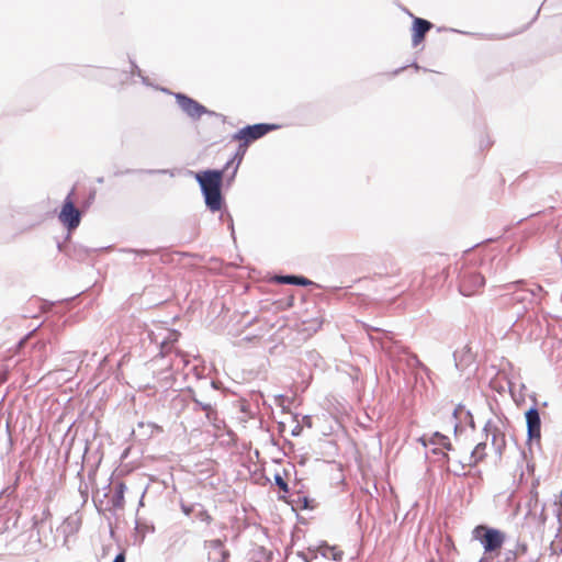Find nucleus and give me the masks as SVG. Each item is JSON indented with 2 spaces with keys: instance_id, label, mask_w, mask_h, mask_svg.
I'll use <instances>...</instances> for the list:
<instances>
[{
  "instance_id": "f257e3e1",
  "label": "nucleus",
  "mask_w": 562,
  "mask_h": 562,
  "mask_svg": "<svg viewBox=\"0 0 562 562\" xmlns=\"http://www.w3.org/2000/svg\"><path fill=\"white\" fill-rule=\"evenodd\" d=\"M213 318L207 325L213 331L232 337H238L245 334L244 339L251 341L252 339L263 337L268 329L265 318Z\"/></svg>"
},
{
  "instance_id": "f03ea898",
  "label": "nucleus",
  "mask_w": 562,
  "mask_h": 562,
  "mask_svg": "<svg viewBox=\"0 0 562 562\" xmlns=\"http://www.w3.org/2000/svg\"><path fill=\"white\" fill-rule=\"evenodd\" d=\"M278 128H279V125H277V124L260 123V124H255V125H248V126L239 130L233 136V139L237 140L239 143L238 149H237L234 158L226 164L225 168L228 169L236 160L237 162H236V166H235V169L233 172L235 175L238 169V166L240 165V162L247 151L248 146L252 142H255V140L261 138L262 136H265L266 134H268L269 132H272Z\"/></svg>"
},
{
  "instance_id": "7ed1b4c3",
  "label": "nucleus",
  "mask_w": 562,
  "mask_h": 562,
  "mask_svg": "<svg viewBox=\"0 0 562 562\" xmlns=\"http://www.w3.org/2000/svg\"><path fill=\"white\" fill-rule=\"evenodd\" d=\"M227 170H206L196 173L195 179L201 186V190L205 198V204L212 212H217L222 209L223 199L221 194V186L223 181L224 171Z\"/></svg>"
},
{
  "instance_id": "20e7f679",
  "label": "nucleus",
  "mask_w": 562,
  "mask_h": 562,
  "mask_svg": "<svg viewBox=\"0 0 562 562\" xmlns=\"http://www.w3.org/2000/svg\"><path fill=\"white\" fill-rule=\"evenodd\" d=\"M368 334L371 340L379 341L390 358L402 360V357L406 356L408 364L419 363L417 356L409 353L400 341L393 338L392 331L368 326Z\"/></svg>"
},
{
  "instance_id": "39448f33",
  "label": "nucleus",
  "mask_w": 562,
  "mask_h": 562,
  "mask_svg": "<svg viewBox=\"0 0 562 562\" xmlns=\"http://www.w3.org/2000/svg\"><path fill=\"white\" fill-rule=\"evenodd\" d=\"M472 536L474 540L480 541L487 553L498 551L506 540V535L502 530L486 525L476 526L472 531Z\"/></svg>"
},
{
  "instance_id": "423d86ee",
  "label": "nucleus",
  "mask_w": 562,
  "mask_h": 562,
  "mask_svg": "<svg viewBox=\"0 0 562 562\" xmlns=\"http://www.w3.org/2000/svg\"><path fill=\"white\" fill-rule=\"evenodd\" d=\"M59 222L67 227L69 232L76 229L81 221V213L75 206V190H71L66 196L58 215Z\"/></svg>"
},
{
  "instance_id": "0eeeda50",
  "label": "nucleus",
  "mask_w": 562,
  "mask_h": 562,
  "mask_svg": "<svg viewBox=\"0 0 562 562\" xmlns=\"http://www.w3.org/2000/svg\"><path fill=\"white\" fill-rule=\"evenodd\" d=\"M525 419L527 425V442H538L541 438V418L537 407V400L533 396V405L525 412Z\"/></svg>"
},
{
  "instance_id": "6e6552de",
  "label": "nucleus",
  "mask_w": 562,
  "mask_h": 562,
  "mask_svg": "<svg viewBox=\"0 0 562 562\" xmlns=\"http://www.w3.org/2000/svg\"><path fill=\"white\" fill-rule=\"evenodd\" d=\"M485 284V279L477 272H464L460 280V292L465 296L479 293Z\"/></svg>"
},
{
  "instance_id": "1a4fd4ad",
  "label": "nucleus",
  "mask_w": 562,
  "mask_h": 562,
  "mask_svg": "<svg viewBox=\"0 0 562 562\" xmlns=\"http://www.w3.org/2000/svg\"><path fill=\"white\" fill-rule=\"evenodd\" d=\"M203 547L205 550H207L209 562H228L231 552L225 548L223 540H205Z\"/></svg>"
},
{
  "instance_id": "9d476101",
  "label": "nucleus",
  "mask_w": 562,
  "mask_h": 562,
  "mask_svg": "<svg viewBox=\"0 0 562 562\" xmlns=\"http://www.w3.org/2000/svg\"><path fill=\"white\" fill-rule=\"evenodd\" d=\"M454 366L458 371L463 372L475 361V353L469 345H465L461 350L453 352Z\"/></svg>"
},
{
  "instance_id": "9b49d317",
  "label": "nucleus",
  "mask_w": 562,
  "mask_h": 562,
  "mask_svg": "<svg viewBox=\"0 0 562 562\" xmlns=\"http://www.w3.org/2000/svg\"><path fill=\"white\" fill-rule=\"evenodd\" d=\"M432 27V24L424 20L422 18H414L413 20V27H412V43L413 46H418L423 43L425 40V35L430 29Z\"/></svg>"
},
{
  "instance_id": "f8f14e48",
  "label": "nucleus",
  "mask_w": 562,
  "mask_h": 562,
  "mask_svg": "<svg viewBox=\"0 0 562 562\" xmlns=\"http://www.w3.org/2000/svg\"><path fill=\"white\" fill-rule=\"evenodd\" d=\"M483 430L488 435V432L492 431V446L495 449V452L498 456H502L503 450L506 446L505 435L499 430V428L495 425H493L492 420H488Z\"/></svg>"
},
{
  "instance_id": "ddd939ff",
  "label": "nucleus",
  "mask_w": 562,
  "mask_h": 562,
  "mask_svg": "<svg viewBox=\"0 0 562 562\" xmlns=\"http://www.w3.org/2000/svg\"><path fill=\"white\" fill-rule=\"evenodd\" d=\"M419 442L424 447H427L428 445H431V446L442 447L447 451H452L453 450V446L451 445L449 437H447L446 435H443V434H441L439 431H435L429 437L426 436V435L422 436L419 438Z\"/></svg>"
},
{
  "instance_id": "4468645a",
  "label": "nucleus",
  "mask_w": 562,
  "mask_h": 562,
  "mask_svg": "<svg viewBox=\"0 0 562 562\" xmlns=\"http://www.w3.org/2000/svg\"><path fill=\"white\" fill-rule=\"evenodd\" d=\"M178 102L181 109L192 117H200L205 113V108L186 95H178Z\"/></svg>"
},
{
  "instance_id": "2eb2a0df",
  "label": "nucleus",
  "mask_w": 562,
  "mask_h": 562,
  "mask_svg": "<svg viewBox=\"0 0 562 562\" xmlns=\"http://www.w3.org/2000/svg\"><path fill=\"white\" fill-rule=\"evenodd\" d=\"M296 495V498H288L285 503L290 504L293 509L300 508L302 510H313L316 508L317 503L314 498L303 495L301 491L292 493V496Z\"/></svg>"
},
{
  "instance_id": "dca6fc26",
  "label": "nucleus",
  "mask_w": 562,
  "mask_h": 562,
  "mask_svg": "<svg viewBox=\"0 0 562 562\" xmlns=\"http://www.w3.org/2000/svg\"><path fill=\"white\" fill-rule=\"evenodd\" d=\"M125 492H126V485L123 481H117L115 484H114V490H113V493L109 499V504L111 505V507L116 510V509H122L124 507V503H125V498H124V495H125Z\"/></svg>"
},
{
  "instance_id": "f3484780",
  "label": "nucleus",
  "mask_w": 562,
  "mask_h": 562,
  "mask_svg": "<svg viewBox=\"0 0 562 562\" xmlns=\"http://www.w3.org/2000/svg\"><path fill=\"white\" fill-rule=\"evenodd\" d=\"M512 294H513L512 300L515 303H521V304L537 303V293L535 292V290L519 286Z\"/></svg>"
},
{
  "instance_id": "a211bd4d",
  "label": "nucleus",
  "mask_w": 562,
  "mask_h": 562,
  "mask_svg": "<svg viewBox=\"0 0 562 562\" xmlns=\"http://www.w3.org/2000/svg\"><path fill=\"white\" fill-rule=\"evenodd\" d=\"M202 411L205 412V418L217 430L222 429L224 420L218 417V413L211 403H203Z\"/></svg>"
},
{
  "instance_id": "6ab92c4d",
  "label": "nucleus",
  "mask_w": 562,
  "mask_h": 562,
  "mask_svg": "<svg viewBox=\"0 0 562 562\" xmlns=\"http://www.w3.org/2000/svg\"><path fill=\"white\" fill-rule=\"evenodd\" d=\"M202 411L205 412V418L217 430L222 429L224 420L218 417V413L211 403H203Z\"/></svg>"
},
{
  "instance_id": "aec40b11",
  "label": "nucleus",
  "mask_w": 562,
  "mask_h": 562,
  "mask_svg": "<svg viewBox=\"0 0 562 562\" xmlns=\"http://www.w3.org/2000/svg\"><path fill=\"white\" fill-rule=\"evenodd\" d=\"M180 331L177 329H167V335L160 341V356H165L171 348V346L178 341Z\"/></svg>"
},
{
  "instance_id": "412c9836",
  "label": "nucleus",
  "mask_w": 562,
  "mask_h": 562,
  "mask_svg": "<svg viewBox=\"0 0 562 562\" xmlns=\"http://www.w3.org/2000/svg\"><path fill=\"white\" fill-rule=\"evenodd\" d=\"M321 554L326 559H330L333 561H340L342 559L344 552L339 550L337 547H330L326 542L321 546Z\"/></svg>"
},
{
  "instance_id": "4be33fe9",
  "label": "nucleus",
  "mask_w": 562,
  "mask_h": 562,
  "mask_svg": "<svg viewBox=\"0 0 562 562\" xmlns=\"http://www.w3.org/2000/svg\"><path fill=\"white\" fill-rule=\"evenodd\" d=\"M273 481H274V484L282 492V494H279L278 499L286 502L289 498L288 495L290 493V486H289L288 482L283 479V476L279 472L274 473Z\"/></svg>"
},
{
  "instance_id": "5701e85b",
  "label": "nucleus",
  "mask_w": 562,
  "mask_h": 562,
  "mask_svg": "<svg viewBox=\"0 0 562 562\" xmlns=\"http://www.w3.org/2000/svg\"><path fill=\"white\" fill-rule=\"evenodd\" d=\"M274 280L278 283H284V284H299V285H308L312 282L303 277H296V276H277L274 277Z\"/></svg>"
},
{
  "instance_id": "b1692460",
  "label": "nucleus",
  "mask_w": 562,
  "mask_h": 562,
  "mask_svg": "<svg viewBox=\"0 0 562 562\" xmlns=\"http://www.w3.org/2000/svg\"><path fill=\"white\" fill-rule=\"evenodd\" d=\"M486 442H479L470 454L469 465L473 467L485 457Z\"/></svg>"
},
{
  "instance_id": "393cba45",
  "label": "nucleus",
  "mask_w": 562,
  "mask_h": 562,
  "mask_svg": "<svg viewBox=\"0 0 562 562\" xmlns=\"http://www.w3.org/2000/svg\"><path fill=\"white\" fill-rule=\"evenodd\" d=\"M77 477L79 479L78 492L82 498V505H85L89 498V486L83 480V465L82 464H81L79 471L77 472Z\"/></svg>"
},
{
  "instance_id": "a878e982",
  "label": "nucleus",
  "mask_w": 562,
  "mask_h": 562,
  "mask_svg": "<svg viewBox=\"0 0 562 562\" xmlns=\"http://www.w3.org/2000/svg\"><path fill=\"white\" fill-rule=\"evenodd\" d=\"M546 550L550 551L551 555H561L562 554V537H560V535H557L555 538L546 548Z\"/></svg>"
},
{
  "instance_id": "bb28decb",
  "label": "nucleus",
  "mask_w": 562,
  "mask_h": 562,
  "mask_svg": "<svg viewBox=\"0 0 562 562\" xmlns=\"http://www.w3.org/2000/svg\"><path fill=\"white\" fill-rule=\"evenodd\" d=\"M195 518L200 521L205 522L206 525H211L213 521V517L209 514V512L204 508V506L200 503L195 510Z\"/></svg>"
},
{
  "instance_id": "cd10ccee",
  "label": "nucleus",
  "mask_w": 562,
  "mask_h": 562,
  "mask_svg": "<svg viewBox=\"0 0 562 562\" xmlns=\"http://www.w3.org/2000/svg\"><path fill=\"white\" fill-rule=\"evenodd\" d=\"M559 557L560 555H551V552L544 549L537 559H531L530 562H558Z\"/></svg>"
},
{
  "instance_id": "c85d7f7f",
  "label": "nucleus",
  "mask_w": 562,
  "mask_h": 562,
  "mask_svg": "<svg viewBox=\"0 0 562 562\" xmlns=\"http://www.w3.org/2000/svg\"><path fill=\"white\" fill-rule=\"evenodd\" d=\"M198 506H200V503L187 504L184 502H180L181 512L186 516H190L191 514L195 515V510H196Z\"/></svg>"
},
{
  "instance_id": "c756f323",
  "label": "nucleus",
  "mask_w": 562,
  "mask_h": 562,
  "mask_svg": "<svg viewBox=\"0 0 562 562\" xmlns=\"http://www.w3.org/2000/svg\"><path fill=\"white\" fill-rule=\"evenodd\" d=\"M517 557L525 555L528 551V544L525 541L517 540L515 549H512Z\"/></svg>"
},
{
  "instance_id": "7c9ffc66",
  "label": "nucleus",
  "mask_w": 562,
  "mask_h": 562,
  "mask_svg": "<svg viewBox=\"0 0 562 562\" xmlns=\"http://www.w3.org/2000/svg\"><path fill=\"white\" fill-rule=\"evenodd\" d=\"M430 451L431 453L441 457L446 462H449L450 457L447 452L442 451V447L434 446Z\"/></svg>"
},
{
  "instance_id": "2f4dec72",
  "label": "nucleus",
  "mask_w": 562,
  "mask_h": 562,
  "mask_svg": "<svg viewBox=\"0 0 562 562\" xmlns=\"http://www.w3.org/2000/svg\"><path fill=\"white\" fill-rule=\"evenodd\" d=\"M49 516H50V512H49L48 507H46V508L43 510V517H42L41 519H38V518H37V516H34V517L32 518V520H33V528H37V527H38V525H40V524H42V522H43V520H44L45 518L49 517Z\"/></svg>"
},
{
  "instance_id": "473e14b6",
  "label": "nucleus",
  "mask_w": 562,
  "mask_h": 562,
  "mask_svg": "<svg viewBox=\"0 0 562 562\" xmlns=\"http://www.w3.org/2000/svg\"><path fill=\"white\" fill-rule=\"evenodd\" d=\"M19 480H20V474H16V479H15L14 484L12 486H7L5 488H3L0 492V495L3 494V493H7L8 496H11L15 492V488H16Z\"/></svg>"
},
{
  "instance_id": "72a5a7b5",
  "label": "nucleus",
  "mask_w": 562,
  "mask_h": 562,
  "mask_svg": "<svg viewBox=\"0 0 562 562\" xmlns=\"http://www.w3.org/2000/svg\"><path fill=\"white\" fill-rule=\"evenodd\" d=\"M504 562H518V557L509 549L505 552Z\"/></svg>"
},
{
  "instance_id": "f704fd0d",
  "label": "nucleus",
  "mask_w": 562,
  "mask_h": 562,
  "mask_svg": "<svg viewBox=\"0 0 562 562\" xmlns=\"http://www.w3.org/2000/svg\"><path fill=\"white\" fill-rule=\"evenodd\" d=\"M458 464H459L458 470H453L452 471L453 475H456V476H467L469 473L463 471L464 468H465V464L462 463V462H458Z\"/></svg>"
},
{
  "instance_id": "c9c22d12",
  "label": "nucleus",
  "mask_w": 562,
  "mask_h": 562,
  "mask_svg": "<svg viewBox=\"0 0 562 562\" xmlns=\"http://www.w3.org/2000/svg\"><path fill=\"white\" fill-rule=\"evenodd\" d=\"M561 497H562V491H561V493L559 495V498L555 499V502H554V505L558 507L557 508V517H558L559 520H560V518L562 516V499H561Z\"/></svg>"
},
{
  "instance_id": "e433bc0d",
  "label": "nucleus",
  "mask_w": 562,
  "mask_h": 562,
  "mask_svg": "<svg viewBox=\"0 0 562 562\" xmlns=\"http://www.w3.org/2000/svg\"><path fill=\"white\" fill-rule=\"evenodd\" d=\"M463 411H464V406H463V405H461V404H459V405L453 409V413H452V417H453V419H454V420H459V414H460L461 412H463Z\"/></svg>"
},
{
  "instance_id": "4c0bfd02",
  "label": "nucleus",
  "mask_w": 562,
  "mask_h": 562,
  "mask_svg": "<svg viewBox=\"0 0 562 562\" xmlns=\"http://www.w3.org/2000/svg\"><path fill=\"white\" fill-rule=\"evenodd\" d=\"M186 392L189 394V398L192 401L193 404L195 403V401H199V398L196 397V393L192 387H188Z\"/></svg>"
},
{
  "instance_id": "58836bf2",
  "label": "nucleus",
  "mask_w": 562,
  "mask_h": 562,
  "mask_svg": "<svg viewBox=\"0 0 562 562\" xmlns=\"http://www.w3.org/2000/svg\"><path fill=\"white\" fill-rule=\"evenodd\" d=\"M465 417L468 418V422H469V426L472 428V429H475V424H474V418H473V415L470 411H467L465 412Z\"/></svg>"
},
{
  "instance_id": "ea45409f",
  "label": "nucleus",
  "mask_w": 562,
  "mask_h": 562,
  "mask_svg": "<svg viewBox=\"0 0 562 562\" xmlns=\"http://www.w3.org/2000/svg\"><path fill=\"white\" fill-rule=\"evenodd\" d=\"M126 561V557H125V552L124 551H121L119 552L115 558L113 559L112 562H125Z\"/></svg>"
},
{
  "instance_id": "a19ab883",
  "label": "nucleus",
  "mask_w": 562,
  "mask_h": 562,
  "mask_svg": "<svg viewBox=\"0 0 562 562\" xmlns=\"http://www.w3.org/2000/svg\"><path fill=\"white\" fill-rule=\"evenodd\" d=\"M203 403L202 401H195V403L193 404V407H192V411L194 413L199 412V411H202V406H203Z\"/></svg>"
},
{
  "instance_id": "79ce46f5",
  "label": "nucleus",
  "mask_w": 562,
  "mask_h": 562,
  "mask_svg": "<svg viewBox=\"0 0 562 562\" xmlns=\"http://www.w3.org/2000/svg\"><path fill=\"white\" fill-rule=\"evenodd\" d=\"M302 431H303L302 426L297 424V425L292 429V436L297 437V436H300V435L302 434Z\"/></svg>"
},
{
  "instance_id": "37998d69",
  "label": "nucleus",
  "mask_w": 562,
  "mask_h": 562,
  "mask_svg": "<svg viewBox=\"0 0 562 562\" xmlns=\"http://www.w3.org/2000/svg\"><path fill=\"white\" fill-rule=\"evenodd\" d=\"M296 555L299 558H301L304 562H312L311 559L308 558V555L306 553H304L303 551H299L296 553Z\"/></svg>"
},
{
  "instance_id": "c03bdc74",
  "label": "nucleus",
  "mask_w": 562,
  "mask_h": 562,
  "mask_svg": "<svg viewBox=\"0 0 562 562\" xmlns=\"http://www.w3.org/2000/svg\"><path fill=\"white\" fill-rule=\"evenodd\" d=\"M546 520H547V516L544 514V508L542 507L541 514H540V524L544 525Z\"/></svg>"
},
{
  "instance_id": "a18cd8bd",
  "label": "nucleus",
  "mask_w": 562,
  "mask_h": 562,
  "mask_svg": "<svg viewBox=\"0 0 562 562\" xmlns=\"http://www.w3.org/2000/svg\"><path fill=\"white\" fill-rule=\"evenodd\" d=\"M462 427L460 426V424L458 423V420H456V424H454V427H453V430H454V435L458 434L459 430H461Z\"/></svg>"
},
{
  "instance_id": "49530a36",
  "label": "nucleus",
  "mask_w": 562,
  "mask_h": 562,
  "mask_svg": "<svg viewBox=\"0 0 562 562\" xmlns=\"http://www.w3.org/2000/svg\"><path fill=\"white\" fill-rule=\"evenodd\" d=\"M43 324H44V322H43V323H41V324H38V325H37V326L32 330V331H30V333L25 336V338H26L29 335H32L34 331L38 330V329L43 326Z\"/></svg>"
},
{
  "instance_id": "de8ad7c7",
  "label": "nucleus",
  "mask_w": 562,
  "mask_h": 562,
  "mask_svg": "<svg viewBox=\"0 0 562 562\" xmlns=\"http://www.w3.org/2000/svg\"><path fill=\"white\" fill-rule=\"evenodd\" d=\"M210 385H211V387H212V389H214V390H217V389L220 387L218 382H216V381H211V382H210Z\"/></svg>"
},
{
  "instance_id": "09e8293b",
  "label": "nucleus",
  "mask_w": 562,
  "mask_h": 562,
  "mask_svg": "<svg viewBox=\"0 0 562 562\" xmlns=\"http://www.w3.org/2000/svg\"><path fill=\"white\" fill-rule=\"evenodd\" d=\"M7 380V374L0 373V384H2Z\"/></svg>"
},
{
  "instance_id": "8fccbe9b",
  "label": "nucleus",
  "mask_w": 562,
  "mask_h": 562,
  "mask_svg": "<svg viewBox=\"0 0 562 562\" xmlns=\"http://www.w3.org/2000/svg\"><path fill=\"white\" fill-rule=\"evenodd\" d=\"M289 475H290V471L288 469H283V475L282 476L288 477Z\"/></svg>"
},
{
  "instance_id": "3c124183",
  "label": "nucleus",
  "mask_w": 562,
  "mask_h": 562,
  "mask_svg": "<svg viewBox=\"0 0 562 562\" xmlns=\"http://www.w3.org/2000/svg\"><path fill=\"white\" fill-rule=\"evenodd\" d=\"M318 319V317L312 318V321H314L317 324V327H321L322 322H317Z\"/></svg>"
},
{
  "instance_id": "603ef678",
  "label": "nucleus",
  "mask_w": 562,
  "mask_h": 562,
  "mask_svg": "<svg viewBox=\"0 0 562 562\" xmlns=\"http://www.w3.org/2000/svg\"><path fill=\"white\" fill-rule=\"evenodd\" d=\"M148 426L155 429H160V427L156 424H148Z\"/></svg>"
},
{
  "instance_id": "864d4df0",
  "label": "nucleus",
  "mask_w": 562,
  "mask_h": 562,
  "mask_svg": "<svg viewBox=\"0 0 562 562\" xmlns=\"http://www.w3.org/2000/svg\"><path fill=\"white\" fill-rule=\"evenodd\" d=\"M93 475H94V471L93 470L89 471V474H88L89 479H92Z\"/></svg>"
},
{
  "instance_id": "5fc2aeb1",
  "label": "nucleus",
  "mask_w": 562,
  "mask_h": 562,
  "mask_svg": "<svg viewBox=\"0 0 562 562\" xmlns=\"http://www.w3.org/2000/svg\"><path fill=\"white\" fill-rule=\"evenodd\" d=\"M146 530H147V531H150V532H154L155 528H154V526H151L150 528H149V527H146Z\"/></svg>"
},
{
  "instance_id": "6e6d98bb",
  "label": "nucleus",
  "mask_w": 562,
  "mask_h": 562,
  "mask_svg": "<svg viewBox=\"0 0 562 562\" xmlns=\"http://www.w3.org/2000/svg\"><path fill=\"white\" fill-rule=\"evenodd\" d=\"M536 290L540 293L542 291V288L540 285H537Z\"/></svg>"
},
{
  "instance_id": "4d7b16f0",
  "label": "nucleus",
  "mask_w": 562,
  "mask_h": 562,
  "mask_svg": "<svg viewBox=\"0 0 562 562\" xmlns=\"http://www.w3.org/2000/svg\"><path fill=\"white\" fill-rule=\"evenodd\" d=\"M292 319H293V321H295V324H294V325H295V326H297V319H299V318H297V317H294V318H292Z\"/></svg>"
}]
</instances>
